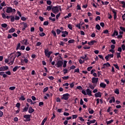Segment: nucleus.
Instances as JSON below:
<instances>
[{"label":"nucleus","mask_w":125,"mask_h":125,"mask_svg":"<svg viewBox=\"0 0 125 125\" xmlns=\"http://www.w3.org/2000/svg\"><path fill=\"white\" fill-rule=\"evenodd\" d=\"M111 65L109 62H107L106 63H104L102 67V69H105L106 67H110Z\"/></svg>","instance_id":"1a4fd4ad"},{"label":"nucleus","mask_w":125,"mask_h":125,"mask_svg":"<svg viewBox=\"0 0 125 125\" xmlns=\"http://www.w3.org/2000/svg\"><path fill=\"white\" fill-rule=\"evenodd\" d=\"M0 76H2L3 78H6L7 75L4 73V72H0Z\"/></svg>","instance_id":"a211bd4d"},{"label":"nucleus","mask_w":125,"mask_h":125,"mask_svg":"<svg viewBox=\"0 0 125 125\" xmlns=\"http://www.w3.org/2000/svg\"><path fill=\"white\" fill-rule=\"evenodd\" d=\"M52 9V6H48L46 8V10H48V11H50V10H51Z\"/></svg>","instance_id":"c756f323"},{"label":"nucleus","mask_w":125,"mask_h":125,"mask_svg":"<svg viewBox=\"0 0 125 125\" xmlns=\"http://www.w3.org/2000/svg\"><path fill=\"white\" fill-rule=\"evenodd\" d=\"M88 111L89 114H93L94 113V111L90 107H89Z\"/></svg>","instance_id":"4be33fe9"},{"label":"nucleus","mask_w":125,"mask_h":125,"mask_svg":"<svg viewBox=\"0 0 125 125\" xmlns=\"http://www.w3.org/2000/svg\"><path fill=\"white\" fill-rule=\"evenodd\" d=\"M20 50H25V46H21V48H20Z\"/></svg>","instance_id":"a18cd8bd"},{"label":"nucleus","mask_w":125,"mask_h":125,"mask_svg":"<svg viewBox=\"0 0 125 125\" xmlns=\"http://www.w3.org/2000/svg\"><path fill=\"white\" fill-rule=\"evenodd\" d=\"M22 42H23V44H24V45H28L29 44V43H28V40L27 39H23L22 40Z\"/></svg>","instance_id":"dca6fc26"},{"label":"nucleus","mask_w":125,"mask_h":125,"mask_svg":"<svg viewBox=\"0 0 125 125\" xmlns=\"http://www.w3.org/2000/svg\"><path fill=\"white\" fill-rule=\"evenodd\" d=\"M14 32H15V29L14 28H11L8 31L9 33H14Z\"/></svg>","instance_id":"bb28decb"},{"label":"nucleus","mask_w":125,"mask_h":125,"mask_svg":"<svg viewBox=\"0 0 125 125\" xmlns=\"http://www.w3.org/2000/svg\"><path fill=\"white\" fill-rule=\"evenodd\" d=\"M47 90H48V87H46L45 88H44L43 89V92H46V91H47Z\"/></svg>","instance_id":"bf43d9fd"},{"label":"nucleus","mask_w":125,"mask_h":125,"mask_svg":"<svg viewBox=\"0 0 125 125\" xmlns=\"http://www.w3.org/2000/svg\"><path fill=\"white\" fill-rule=\"evenodd\" d=\"M120 30H121V31H122V32H125V27H124L123 26H120Z\"/></svg>","instance_id":"37998d69"},{"label":"nucleus","mask_w":125,"mask_h":125,"mask_svg":"<svg viewBox=\"0 0 125 125\" xmlns=\"http://www.w3.org/2000/svg\"><path fill=\"white\" fill-rule=\"evenodd\" d=\"M113 102H115V97H114L111 98V99L110 100L109 103H113Z\"/></svg>","instance_id":"a878e982"},{"label":"nucleus","mask_w":125,"mask_h":125,"mask_svg":"<svg viewBox=\"0 0 125 125\" xmlns=\"http://www.w3.org/2000/svg\"><path fill=\"white\" fill-rule=\"evenodd\" d=\"M68 43H73V42H75L74 40H70L68 41Z\"/></svg>","instance_id":"ea45409f"},{"label":"nucleus","mask_w":125,"mask_h":125,"mask_svg":"<svg viewBox=\"0 0 125 125\" xmlns=\"http://www.w3.org/2000/svg\"><path fill=\"white\" fill-rule=\"evenodd\" d=\"M13 58H14V59H15V56H12V55H10V56H9L8 59L9 61H11V60Z\"/></svg>","instance_id":"393cba45"},{"label":"nucleus","mask_w":125,"mask_h":125,"mask_svg":"<svg viewBox=\"0 0 125 125\" xmlns=\"http://www.w3.org/2000/svg\"><path fill=\"white\" fill-rule=\"evenodd\" d=\"M110 55H107L105 57V59H106V61H109V58H110Z\"/></svg>","instance_id":"a19ab883"},{"label":"nucleus","mask_w":125,"mask_h":125,"mask_svg":"<svg viewBox=\"0 0 125 125\" xmlns=\"http://www.w3.org/2000/svg\"><path fill=\"white\" fill-rule=\"evenodd\" d=\"M62 37L63 38H65L66 36L68 35V32L66 31H62Z\"/></svg>","instance_id":"ddd939ff"},{"label":"nucleus","mask_w":125,"mask_h":125,"mask_svg":"<svg viewBox=\"0 0 125 125\" xmlns=\"http://www.w3.org/2000/svg\"><path fill=\"white\" fill-rule=\"evenodd\" d=\"M34 111H35V110H34V109H33L32 107H29L28 112L29 113V114H32V113H33Z\"/></svg>","instance_id":"6ab92c4d"},{"label":"nucleus","mask_w":125,"mask_h":125,"mask_svg":"<svg viewBox=\"0 0 125 125\" xmlns=\"http://www.w3.org/2000/svg\"><path fill=\"white\" fill-rule=\"evenodd\" d=\"M121 47L122 48V50H123V51H125V44H122L121 46Z\"/></svg>","instance_id":"680f3d73"},{"label":"nucleus","mask_w":125,"mask_h":125,"mask_svg":"<svg viewBox=\"0 0 125 125\" xmlns=\"http://www.w3.org/2000/svg\"><path fill=\"white\" fill-rule=\"evenodd\" d=\"M98 82V78H95V77H93L92 78V83H97Z\"/></svg>","instance_id":"6e6552de"},{"label":"nucleus","mask_w":125,"mask_h":125,"mask_svg":"<svg viewBox=\"0 0 125 125\" xmlns=\"http://www.w3.org/2000/svg\"><path fill=\"white\" fill-rule=\"evenodd\" d=\"M86 94H87V95H89V96H92V94H91V90H90V89H89V88L86 89Z\"/></svg>","instance_id":"9d476101"},{"label":"nucleus","mask_w":125,"mask_h":125,"mask_svg":"<svg viewBox=\"0 0 125 125\" xmlns=\"http://www.w3.org/2000/svg\"><path fill=\"white\" fill-rule=\"evenodd\" d=\"M14 60H15V59H14V58H12L11 60L9 61V62L8 63V64L9 65H13V63H14Z\"/></svg>","instance_id":"4468645a"},{"label":"nucleus","mask_w":125,"mask_h":125,"mask_svg":"<svg viewBox=\"0 0 125 125\" xmlns=\"http://www.w3.org/2000/svg\"><path fill=\"white\" fill-rule=\"evenodd\" d=\"M25 99H26L25 98V97H24V96H21L19 99L20 100H22V101H24V100H25Z\"/></svg>","instance_id":"c9c22d12"},{"label":"nucleus","mask_w":125,"mask_h":125,"mask_svg":"<svg viewBox=\"0 0 125 125\" xmlns=\"http://www.w3.org/2000/svg\"><path fill=\"white\" fill-rule=\"evenodd\" d=\"M121 81L123 83H125V78H124H124H122Z\"/></svg>","instance_id":"774afa93"},{"label":"nucleus","mask_w":125,"mask_h":125,"mask_svg":"<svg viewBox=\"0 0 125 125\" xmlns=\"http://www.w3.org/2000/svg\"><path fill=\"white\" fill-rule=\"evenodd\" d=\"M79 119L80 121H81V122H84V119H83V117H79Z\"/></svg>","instance_id":"052dcab7"},{"label":"nucleus","mask_w":125,"mask_h":125,"mask_svg":"<svg viewBox=\"0 0 125 125\" xmlns=\"http://www.w3.org/2000/svg\"><path fill=\"white\" fill-rule=\"evenodd\" d=\"M59 10H61V7L55 6L52 8V10L53 13H55V14L58 13L59 12Z\"/></svg>","instance_id":"f257e3e1"},{"label":"nucleus","mask_w":125,"mask_h":125,"mask_svg":"<svg viewBox=\"0 0 125 125\" xmlns=\"http://www.w3.org/2000/svg\"><path fill=\"white\" fill-rule=\"evenodd\" d=\"M74 85H75V84L74 83H72L70 84V86L71 88H73Z\"/></svg>","instance_id":"864d4df0"},{"label":"nucleus","mask_w":125,"mask_h":125,"mask_svg":"<svg viewBox=\"0 0 125 125\" xmlns=\"http://www.w3.org/2000/svg\"><path fill=\"white\" fill-rule=\"evenodd\" d=\"M52 53V51H48V49H44V54L45 56H46L48 58H49V57H50V55H51Z\"/></svg>","instance_id":"f03ea898"},{"label":"nucleus","mask_w":125,"mask_h":125,"mask_svg":"<svg viewBox=\"0 0 125 125\" xmlns=\"http://www.w3.org/2000/svg\"><path fill=\"white\" fill-rule=\"evenodd\" d=\"M62 79H63L64 80H68L69 79V76H64L62 77Z\"/></svg>","instance_id":"13d9d810"},{"label":"nucleus","mask_w":125,"mask_h":125,"mask_svg":"<svg viewBox=\"0 0 125 125\" xmlns=\"http://www.w3.org/2000/svg\"><path fill=\"white\" fill-rule=\"evenodd\" d=\"M113 66L116 68V69H117V70H120V68L119 67V66L118 64H113Z\"/></svg>","instance_id":"8fccbe9b"},{"label":"nucleus","mask_w":125,"mask_h":125,"mask_svg":"<svg viewBox=\"0 0 125 125\" xmlns=\"http://www.w3.org/2000/svg\"><path fill=\"white\" fill-rule=\"evenodd\" d=\"M15 88H16L15 86H11L9 87V89H10V90H14Z\"/></svg>","instance_id":"c03bdc74"},{"label":"nucleus","mask_w":125,"mask_h":125,"mask_svg":"<svg viewBox=\"0 0 125 125\" xmlns=\"http://www.w3.org/2000/svg\"><path fill=\"white\" fill-rule=\"evenodd\" d=\"M17 54H18L17 57H19V56H21V52L19 51L17 52Z\"/></svg>","instance_id":"338daca9"},{"label":"nucleus","mask_w":125,"mask_h":125,"mask_svg":"<svg viewBox=\"0 0 125 125\" xmlns=\"http://www.w3.org/2000/svg\"><path fill=\"white\" fill-rule=\"evenodd\" d=\"M122 4H123L122 7H124V8H125V1H122L121 2Z\"/></svg>","instance_id":"4d7b16f0"},{"label":"nucleus","mask_w":125,"mask_h":125,"mask_svg":"<svg viewBox=\"0 0 125 125\" xmlns=\"http://www.w3.org/2000/svg\"><path fill=\"white\" fill-rule=\"evenodd\" d=\"M95 97H96V98H101V92H98L97 93H96L95 94Z\"/></svg>","instance_id":"9b49d317"},{"label":"nucleus","mask_w":125,"mask_h":125,"mask_svg":"<svg viewBox=\"0 0 125 125\" xmlns=\"http://www.w3.org/2000/svg\"><path fill=\"white\" fill-rule=\"evenodd\" d=\"M15 20V18H14V16H11V22H14Z\"/></svg>","instance_id":"473e14b6"},{"label":"nucleus","mask_w":125,"mask_h":125,"mask_svg":"<svg viewBox=\"0 0 125 125\" xmlns=\"http://www.w3.org/2000/svg\"><path fill=\"white\" fill-rule=\"evenodd\" d=\"M23 118L26 119V120H24V122H30V121H31V115L29 114L24 115Z\"/></svg>","instance_id":"423d86ee"},{"label":"nucleus","mask_w":125,"mask_h":125,"mask_svg":"<svg viewBox=\"0 0 125 125\" xmlns=\"http://www.w3.org/2000/svg\"><path fill=\"white\" fill-rule=\"evenodd\" d=\"M81 22L79 24H77L76 25V27H77V28H78L80 30H81Z\"/></svg>","instance_id":"3c124183"},{"label":"nucleus","mask_w":125,"mask_h":125,"mask_svg":"<svg viewBox=\"0 0 125 125\" xmlns=\"http://www.w3.org/2000/svg\"><path fill=\"white\" fill-rule=\"evenodd\" d=\"M114 93H116V94H120V91L118 89H116L115 91H114Z\"/></svg>","instance_id":"58836bf2"},{"label":"nucleus","mask_w":125,"mask_h":125,"mask_svg":"<svg viewBox=\"0 0 125 125\" xmlns=\"http://www.w3.org/2000/svg\"><path fill=\"white\" fill-rule=\"evenodd\" d=\"M113 122H114V120H111L110 121H106V125H110V124H112V123H113Z\"/></svg>","instance_id":"7c9ffc66"},{"label":"nucleus","mask_w":125,"mask_h":125,"mask_svg":"<svg viewBox=\"0 0 125 125\" xmlns=\"http://www.w3.org/2000/svg\"><path fill=\"white\" fill-rule=\"evenodd\" d=\"M100 86L102 88H105L106 87V84L103 82L101 83L100 84Z\"/></svg>","instance_id":"2eb2a0df"},{"label":"nucleus","mask_w":125,"mask_h":125,"mask_svg":"<svg viewBox=\"0 0 125 125\" xmlns=\"http://www.w3.org/2000/svg\"><path fill=\"white\" fill-rule=\"evenodd\" d=\"M56 33L57 35H60V33H62V31H61L60 29H57L56 30Z\"/></svg>","instance_id":"cd10ccee"},{"label":"nucleus","mask_w":125,"mask_h":125,"mask_svg":"<svg viewBox=\"0 0 125 125\" xmlns=\"http://www.w3.org/2000/svg\"><path fill=\"white\" fill-rule=\"evenodd\" d=\"M45 35V33L43 32L39 34V36H40V37H44Z\"/></svg>","instance_id":"49530a36"},{"label":"nucleus","mask_w":125,"mask_h":125,"mask_svg":"<svg viewBox=\"0 0 125 125\" xmlns=\"http://www.w3.org/2000/svg\"><path fill=\"white\" fill-rule=\"evenodd\" d=\"M1 26L2 28H6V27H7V24L6 23H3L1 24Z\"/></svg>","instance_id":"f704fd0d"},{"label":"nucleus","mask_w":125,"mask_h":125,"mask_svg":"<svg viewBox=\"0 0 125 125\" xmlns=\"http://www.w3.org/2000/svg\"><path fill=\"white\" fill-rule=\"evenodd\" d=\"M96 28L97 29V30H100V29H101V27H100V25H99V24H97L96 25Z\"/></svg>","instance_id":"e433bc0d"},{"label":"nucleus","mask_w":125,"mask_h":125,"mask_svg":"<svg viewBox=\"0 0 125 125\" xmlns=\"http://www.w3.org/2000/svg\"><path fill=\"white\" fill-rule=\"evenodd\" d=\"M21 46V44L20 43H19L17 45V47H16L17 50H18V49H20Z\"/></svg>","instance_id":"c85d7f7f"},{"label":"nucleus","mask_w":125,"mask_h":125,"mask_svg":"<svg viewBox=\"0 0 125 125\" xmlns=\"http://www.w3.org/2000/svg\"><path fill=\"white\" fill-rule=\"evenodd\" d=\"M44 26H47L48 25V21H45L43 22Z\"/></svg>","instance_id":"0e129e2a"},{"label":"nucleus","mask_w":125,"mask_h":125,"mask_svg":"<svg viewBox=\"0 0 125 125\" xmlns=\"http://www.w3.org/2000/svg\"><path fill=\"white\" fill-rule=\"evenodd\" d=\"M0 5L2 6H6V4H5V2L3 1L1 4Z\"/></svg>","instance_id":"09e8293b"},{"label":"nucleus","mask_w":125,"mask_h":125,"mask_svg":"<svg viewBox=\"0 0 125 125\" xmlns=\"http://www.w3.org/2000/svg\"><path fill=\"white\" fill-rule=\"evenodd\" d=\"M29 109V104L26 103V106L23 109L22 112H27Z\"/></svg>","instance_id":"f8f14e48"},{"label":"nucleus","mask_w":125,"mask_h":125,"mask_svg":"<svg viewBox=\"0 0 125 125\" xmlns=\"http://www.w3.org/2000/svg\"><path fill=\"white\" fill-rule=\"evenodd\" d=\"M95 42H96V41H91L90 42H88V44L89 45H93V44H94V43H95Z\"/></svg>","instance_id":"412c9836"},{"label":"nucleus","mask_w":125,"mask_h":125,"mask_svg":"<svg viewBox=\"0 0 125 125\" xmlns=\"http://www.w3.org/2000/svg\"><path fill=\"white\" fill-rule=\"evenodd\" d=\"M62 65L63 62L62 61H58L57 62V63H56L55 64V66L56 67H57V68H60L62 67Z\"/></svg>","instance_id":"20e7f679"},{"label":"nucleus","mask_w":125,"mask_h":125,"mask_svg":"<svg viewBox=\"0 0 125 125\" xmlns=\"http://www.w3.org/2000/svg\"><path fill=\"white\" fill-rule=\"evenodd\" d=\"M51 33L52 34H53L54 37H55L56 38V37H57V36L56 35V32H55V31L52 30Z\"/></svg>","instance_id":"2f4dec72"},{"label":"nucleus","mask_w":125,"mask_h":125,"mask_svg":"<svg viewBox=\"0 0 125 125\" xmlns=\"http://www.w3.org/2000/svg\"><path fill=\"white\" fill-rule=\"evenodd\" d=\"M77 89H79V90H82L83 87L82 86H78L77 87Z\"/></svg>","instance_id":"6e6d98bb"},{"label":"nucleus","mask_w":125,"mask_h":125,"mask_svg":"<svg viewBox=\"0 0 125 125\" xmlns=\"http://www.w3.org/2000/svg\"><path fill=\"white\" fill-rule=\"evenodd\" d=\"M70 96V94H69L68 93H66L62 95V97L61 98V99H62V100H68Z\"/></svg>","instance_id":"7ed1b4c3"},{"label":"nucleus","mask_w":125,"mask_h":125,"mask_svg":"<svg viewBox=\"0 0 125 125\" xmlns=\"http://www.w3.org/2000/svg\"><path fill=\"white\" fill-rule=\"evenodd\" d=\"M79 63H80L81 64H83V63H84V60L83 61V60L82 59L79 60Z\"/></svg>","instance_id":"69168bd1"},{"label":"nucleus","mask_w":125,"mask_h":125,"mask_svg":"<svg viewBox=\"0 0 125 125\" xmlns=\"http://www.w3.org/2000/svg\"><path fill=\"white\" fill-rule=\"evenodd\" d=\"M46 121H47V118L45 117L42 121L41 125H44V123L45 122H46Z\"/></svg>","instance_id":"5701e85b"},{"label":"nucleus","mask_w":125,"mask_h":125,"mask_svg":"<svg viewBox=\"0 0 125 125\" xmlns=\"http://www.w3.org/2000/svg\"><path fill=\"white\" fill-rule=\"evenodd\" d=\"M18 68H20V66H19V67H18V66H15L14 68H13V71L16 72V71H17V70H18Z\"/></svg>","instance_id":"b1692460"},{"label":"nucleus","mask_w":125,"mask_h":125,"mask_svg":"<svg viewBox=\"0 0 125 125\" xmlns=\"http://www.w3.org/2000/svg\"><path fill=\"white\" fill-rule=\"evenodd\" d=\"M101 18H100V16H97L96 19H95V20L96 21H98V20H101Z\"/></svg>","instance_id":"e2e57ef3"},{"label":"nucleus","mask_w":125,"mask_h":125,"mask_svg":"<svg viewBox=\"0 0 125 125\" xmlns=\"http://www.w3.org/2000/svg\"><path fill=\"white\" fill-rule=\"evenodd\" d=\"M117 58H121V53L117 52L116 53Z\"/></svg>","instance_id":"79ce46f5"},{"label":"nucleus","mask_w":125,"mask_h":125,"mask_svg":"<svg viewBox=\"0 0 125 125\" xmlns=\"http://www.w3.org/2000/svg\"><path fill=\"white\" fill-rule=\"evenodd\" d=\"M63 74H67L68 73V69H64L63 70Z\"/></svg>","instance_id":"de8ad7c7"},{"label":"nucleus","mask_w":125,"mask_h":125,"mask_svg":"<svg viewBox=\"0 0 125 125\" xmlns=\"http://www.w3.org/2000/svg\"><path fill=\"white\" fill-rule=\"evenodd\" d=\"M16 11V10H15V9H12L11 7H8L7 8L6 12L7 13H11V12H15Z\"/></svg>","instance_id":"39448f33"},{"label":"nucleus","mask_w":125,"mask_h":125,"mask_svg":"<svg viewBox=\"0 0 125 125\" xmlns=\"http://www.w3.org/2000/svg\"><path fill=\"white\" fill-rule=\"evenodd\" d=\"M8 70V67L7 66H3L0 67V71H7Z\"/></svg>","instance_id":"0eeeda50"},{"label":"nucleus","mask_w":125,"mask_h":125,"mask_svg":"<svg viewBox=\"0 0 125 125\" xmlns=\"http://www.w3.org/2000/svg\"><path fill=\"white\" fill-rule=\"evenodd\" d=\"M118 35H119V32L117 30H115L112 35V37H115V36H118Z\"/></svg>","instance_id":"aec40b11"},{"label":"nucleus","mask_w":125,"mask_h":125,"mask_svg":"<svg viewBox=\"0 0 125 125\" xmlns=\"http://www.w3.org/2000/svg\"><path fill=\"white\" fill-rule=\"evenodd\" d=\"M112 12L114 14V19H116L117 18V12H116V10H115L114 9H113L112 10Z\"/></svg>","instance_id":"f3484780"},{"label":"nucleus","mask_w":125,"mask_h":125,"mask_svg":"<svg viewBox=\"0 0 125 125\" xmlns=\"http://www.w3.org/2000/svg\"><path fill=\"white\" fill-rule=\"evenodd\" d=\"M16 107H17V108L19 109V108H20V103H17V104H16Z\"/></svg>","instance_id":"603ef678"},{"label":"nucleus","mask_w":125,"mask_h":125,"mask_svg":"<svg viewBox=\"0 0 125 125\" xmlns=\"http://www.w3.org/2000/svg\"><path fill=\"white\" fill-rule=\"evenodd\" d=\"M68 28H69L70 30H72L73 27L72 26V24H68Z\"/></svg>","instance_id":"5fc2aeb1"},{"label":"nucleus","mask_w":125,"mask_h":125,"mask_svg":"<svg viewBox=\"0 0 125 125\" xmlns=\"http://www.w3.org/2000/svg\"><path fill=\"white\" fill-rule=\"evenodd\" d=\"M89 86L90 88H91V89H94V88L95 87V86H93L91 84H89Z\"/></svg>","instance_id":"4c0bfd02"},{"label":"nucleus","mask_w":125,"mask_h":125,"mask_svg":"<svg viewBox=\"0 0 125 125\" xmlns=\"http://www.w3.org/2000/svg\"><path fill=\"white\" fill-rule=\"evenodd\" d=\"M66 66H67V61H64L63 62V68H66Z\"/></svg>","instance_id":"72a5a7b5"}]
</instances>
